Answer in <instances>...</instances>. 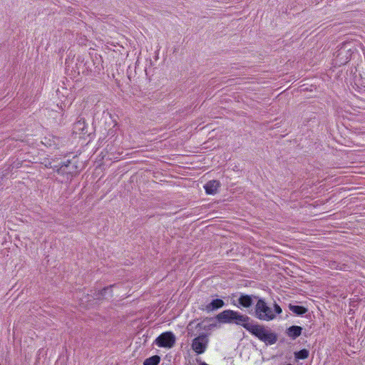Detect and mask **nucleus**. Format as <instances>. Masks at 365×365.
Here are the masks:
<instances>
[{
    "mask_svg": "<svg viewBox=\"0 0 365 365\" xmlns=\"http://www.w3.org/2000/svg\"><path fill=\"white\" fill-rule=\"evenodd\" d=\"M175 336L173 333L167 331L161 334L156 339L155 344L159 347L172 348L175 343Z\"/></svg>",
    "mask_w": 365,
    "mask_h": 365,
    "instance_id": "4",
    "label": "nucleus"
},
{
    "mask_svg": "<svg viewBox=\"0 0 365 365\" xmlns=\"http://www.w3.org/2000/svg\"><path fill=\"white\" fill-rule=\"evenodd\" d=\"M207 344L208 339L207 335L201 334L192 340V349L197 354H201L205 351Z\"/></svg>",
    "mask_w": 365,
    "mask_h": 365,
    "instance_id": "5",
    "label": "nucleus"
},
{
    "mask_svg": "<svg viewBox=\"0 0 365 365\" xmlns=\"http://www.w3.org/2000/svg\"><path fill=\"white\" fill-rule=\"evenodd\" d=\"M202 365H208V364H205V363H203Z\"/></svg>",
    "mask_w": 365,
    "mask_h": 365,
    "instance_id": "16",
    "label": "nucleus"
},
{
    "mask_svg": "<svg viewBox=\"0 0 365 365\" xmlns=\"http://www.w3.org/2000/svg\"><path fill=\"white\" fill-rule=\"evenodd\" d=\"M302 328L299 326H292L287 329V335L294 339L299 336L302 334Z\"/></svg>",
    "mask_w": 365,
    "mask_h": 365,
    "instance_id": "9",
    "label": "nucleus"
},
{
    "mask_svg": "<svg viewBox=\"0 0 365 365\" xmlns=\"http://www.w3.org/2000/svg\"><path fill=\"white\" fill-rule=\"evenodd\" d=\"M114 287H115V286H114V285H113V286H111L110 288H109V287H107V288L103 289V291H102L101 294H102V295H104V294H105L104 293H106V292H108L110 288H114Z\"/></svg>",
    "mask_w": 365,
    "mask_h": 365,
    "instance_id": "15",
    "label": "nucleus"
},
{
    "mask_svg": "<svg viewBox=\"0 0 365 365\" xmlns=\"http://www.w3.org/2000/svg\"><path fill=\"white\" fill-rule=\"evenodd\" d=\"M282 312V308L277 303L274 304V309H272L263 299L259 298L255 306L254 316L261 321L269 322L274 320L277 314H280Z\"/></svg>",
    "mask_w": 365,
    "mask_h": 365,
    "instance_id": "1",
    "label": "nucleus"
},
{
    "mask_svg": "<svg viewBox=\"0 0 365 365\" xmlns=\"http://www.w3.org/2000/svg\"><path fill=\"white\" fill-rule=\"evenodd\" d=\"M70 164L69 160H66L63 163L61 167H57L56 165L53 166V169H56L58 173L66 174V173H72V171L68 170V165Z\"/></svg>",
    "mask_w": 365,
    "mask_h": 365,
    "instance_id": "10",
    "label": "nucleus"
},
{
    "mask_svg": "<svg viewBox=\"0 0 365 365\" xmlns=\"http://www.w3.org/2000/svg\"><path fill=\"white\" fill-rule=\"evenodd\" d=\"M257 299L259 298L254 295L241 294L238 299L239 305L236 304V306L237 307H242L244 308H249L252 305L253 299H256L257 301ZM234 304L235 305V304Z\"/></svg>",
    "mask_w": 365,
    "mask_h": 365,
    "instance_id": "6",
    "label": "nucleus"
},
{
    "mask_svg": "<svg viewBox=\"0 0 365 365\" xmlns=\"http://www.w3.org/2000/svg\"><path fill=\"white\" fill-rule=\"evenodd\" d=\"M247 331L267 345H272L277 340V335L274 333L259 324H251L247 328Z\"/></svg>",
    "mask_w": 365,
    "mask_h": 365,
    "instance_id": "3",
    "label": "nucleus"
},
{
    "mask_svg": "<svg viewBox=\"0 0 365 365\" xmlns=\"http://www.w3.org/2000/svg\"><path fill=\"white\" fill-rule=\"evenodd\" d=\"M220 185V183L217 180H210L204 185V188L207 194L215 195L217 192Z\"/></svg>",
    "mask_w": 365,
    "mask_h": 365,
    "instance_id": "7",
    "label": "nucleus"
},
{
    "mask_svg": "<svg viewBox=\"0 0 365 365\" xmlns=\"http://www.w3.org/2000/svg\"><path fill=\"white\" fill-rule=\"evenodd\" d=\"M86 128V123L83 120H78L76 122L73 127V132L78 133V132L83 133Z\"/></svg>",
    "mask_w": 365,
    "mask_h": 365,
    "instance_id": "12",
    "label": "nucleus"
},
{
    "mask_svg": "<svg viewBox=\"0 0 365 365\" xmlns=\"http://www.w3.org/2000/svg\"><path fill=\"white\" fill-rule=\"evenodd\" d=\"M289 309L294 314L297 315H302L305 314L307 311V309L302 307L299 305H289Z\"/></svg>",
    "mask_w": 365,
    "mask_h": 365,
    "instance_id": "11",
    "label": "nucleus"
},
{
    "mask_svg": "<svg viewBox=\"0 0 365 365\" xmlns=\"http://www.w3.org/2000/svg\"><path fill=\"white\" fill-rule=\"evenodd\" d=\"M160 357L157 355L146 359L143 363L144 365H158L160 362Z\"/></svg>",
    "mask_w": 365,
    "mask_h": 365,
    "instance_id": "13",
    "label": "nucleus"
},
{
    "mask_svg": "<svg viewBox=\"0 0 365 365\" xmlns=\"http://www.w3.org/2000/svg\"><path fill=\"white\" fill-rule=\"evenodd\" d=\"M225 305L223 300L220 299H215L212 300L211 302L207 304L205 307V309L207 312H212L222 307Z\"/></svg>",
    "mask_w": 365,
    "mask_h": 365,
    "instance_id": "8",
    "label": "nucleus"
},
{
    "mask_svg": "<svg viewBox=\"0 0 365 365\" xmlns=\"http://www.w3.org/2000/svg\"><path fill=\"white\" fill-rule=\"evenodd\" d=\"M309 356V351L307 349H302L295 353V357L297 359H305Z\"/></svg>",
    "mask_w": 365,
    "mask_h": 365,
    "instance_id": "14",
    "label": "nucleus"
},
{
    "mask_svg": "<svg viewBox=\"0 0 365 365\" xmlns=\"http://www.w3.org/2000/svg\"><path fill=\"white\" fill-rule=\"evenodd\" d=\"M217 319L222 324H235L242 326L247 330L251 325L250 318L239 312L232 309H226L217 315Z\"/></svg>",
    "mask_w": 365,
    "mask_h": 365,
    "instance_id": "2",
    "label": "nucleus"
}]
</instances>
